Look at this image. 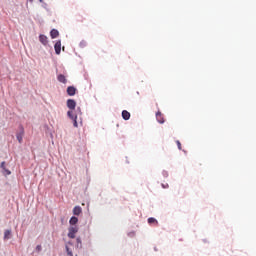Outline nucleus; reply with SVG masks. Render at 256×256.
I'll return each instance as SVG.
<instances>
[{
  "instance_id": "nucleus-1",
  "label": "nucleus",
  "mask_w": 256,
  "mask_h": 256,
  "mask_svg": "<svg viewBox=\"0 0 256 256\" xmlns=\"http://www.w3.org/2000/svg\"><path fill=\"white\" fill-rule=\"evenodd\" d=\"M67 107H68V109H70L67 112V115H68L69 119H71L73 121V126L76 128L79 127V124L77 123V115L73 114V110H75V107H77V102H75V100H73V99H68Z\"/></svg>"
},
{
  "instance_id": "nucleus-2",
  "label": "nucleus",
  "mask_w": 256,
  "mask_h": 256,
  "mask_svg": "<svg viewBox=\"0 0 256 256\" xmlns=\"http://www.w3.org/2000/svg\"><path fill=\"white\" fill-rule=\"evenodd\" d=\"M79 231V228H77V226H71L68 229V237L70 239H75V234Z\"/></svg>"
},
{
  "instance_id": "nucleus-3",
  "label": "nucleus",
  "mask_w": 256,
  "mask_h": 256,
  "mask_svg": "<svg viewBox=\"0 0 256 256\" xmlns=\"http://www.w3.org/2000/svg\"><path fill=\"white\" fill-rule=\"evenodd\" d=\"M156 120L158 121V123H160V125H163V123H165V117L163 116V113H161V111L156 112Z\"/></svg>"
},
{
  "instance_id": "nucleus-4",
  "label": "nucleus",
  "mask_w": 256,
  "mask_h": 256,
  "mask_svg": "<svg viewBox=\"0 0 256 256\" xmlns=\"http://www.w3.org/2000/svg\"><path fill=\"white\" fill-rule=\"evenodd\" d=\"M23 135H25V130L21 127L20 132L16 135L18 143H23Z\"/></svg>"
},
{
  "instance_id": "nucleus-5",
  "label": "nucleus",
  "mask_w": 256,
  "mask_h": 256,
  "mask_svg": "<svg viewBox=\"0 0 256 256\" xmlns=\"http://www.w3.org/2000/svg\"><path fill=\"white\" fill-rule=\"evenodd\" d=\"M77 93V88L74 87V86H69L67 88V94L70 96V97H73V95H75Z\"/></svg>"
},
{
  "instance_id": "nucleus-6",
  "label": "nucleus",
  "mask_w": 256,
  "mask_h": 256,
  "mask_svg": "<svg viewBox=\"0 0 256 256\" xmlns=\"http://www.w3.org/2000/svg\"><path fill=\"white\" fill-rule=\"evenodd\" d=\"M56 55H61V40L57 41L54 45Z\"/></svg>"
},
{
  "instance_id": "nucleus-7",
  "label": "nucleus",
  "mask_w": 256,
  "mask_h": 256,
  "mask_svg": "<svg viewBox=\"0 0 256 256\" xmlns=\"http://www.w3.org/2000/svg\"><path fill=\"white\" fill-rule=\"evenodd\" d=\"M122 119H124V121H129V119H131V113H129L127 110H123Z\"/></svg>"
},
{
  "instance_id": "nucleus-8",
  "label": "nucleus",
  "mask_w": 256,
  "mask_h": 256,
  "mask_svg": "<svg viewBox=\"0 0 256 256\" xmlns=\"http://www.w3.org/2000/svg\"><path fill=\"white\" fill-rule=\"evenodd\" d=\"M39 41H40V43H42V45H47V43H49V41L47 40V36H45L43 34H41L39 36Z\"/></svg>"
},
{
  "instance_id": "nucleus-9",
  "label": "nucleus",
  "mask_w": 256,
  "mask_h": 256,
  "mask_svg": "<svg viewBox=\"0 0 256 256\" xmlns=\"http://www.w3.org/2000/svg\"><path fill=\"white\" fill-rule=\"evenodd\" d=\"M69 245H73V243H71V242H68L67 244H66V253H67V256H73V250H71V248H69Z\"/></svg>"
},
{
  "instance_id": "nucleus-10",
  "label": "nucleus",
  "mask_w": 256,
  "mask_h": 256,
  "mask_svg": "<svg viewBox=\"0 0 256 256\" xmlns=\"http://www.w3.org/2000/svg\"><path fill=\"white\" fill-rule=\"evenodd\" d=\"M50 37H51L52 39H57V37H59V31L56 30V29L51 30V32H50Z\"/></svg>"
},
{
  "instance_id": "nucleus-11",
  "label": "nucleus",
  "mask_w": 256,
  "mask_h": 256,
  "mask_svg": "<svg viewBox=\"0 0 256 256\" xmlns=\"http://www.w3.org/2000/svg\"><path fill=\"white\" fill-rule=\"evenodd\" d=\"M57 79H58L59 83H63L64 85H65V83H67V78L63 74H59Z\"/></svg>"
},
{
  "instance_id": "nucleus-12",
  "label": "nucleus",
  "mask_w": 256,
  "mask_h": 256,
  "mask_svg": "<svg viewBox=\"0 0 256 256\" xmlns=\"http://www.w3.org/2000/svg\"><path fill=\"white\" fill-rule=\"evenodd\" d=\"M148 223H149V225H156V226L159 225V222L157 221V219H155L153 217L148 218Z\"/></svg>"
},
{
  "instance_id": "nucleus-13",
  "label": "nucleus",
  "mask_w": 256,
  "mask_h": 256,
  "mask_svg": "<svg viewBox=\"0 0 256 256\" xmlns=\"http://www.w3.org/2000/svg\"><path fill=\"white\" fill-rule=\"evenodd\" d=\"M82 212H83V210L81 209L80 206H76L73 208V215H79Z\"/></svg>"
},
{
  "instance_id": "nucleus-14",
  "label": "nucleus",
  "mask_w": 256,
  "mask_h": 256,
  "mask_svg": "<svg viewBox=\"0 0 256 256\" xmlns=\"http://www.w3.org/2000/svg\"><path fill=\"white\" fill-rule=\"evenodd\" d=\"M70 225H77L79 223V219L75 216H72L69 221Z\"/></svg>"
},
{
  "instance_id": "nucleus-15",
  "label": "nucleus",
  "mask_w": 256,
  "mask_h": 256,
  "mask_svg": "<svg viewBox=\"0 0 256 256\" xmlns=\"http://www.w3.org/2000/svg\"><path fill=\"white\" fill-rule=\"evenodd\" d=\"M4 239H11V230H5Z\"/></svg>"
},
{
  "instance_id": "nucleus-16",
  "label": "nucleus",
  "mask_w": 256,
  "mask_h": 256,
  "mask_svg": "<svg viewBox=\"0 0 256 256\" xmlns=\"http://www.w3.org/2000/svg\"><path fill=\"white\" fill-rule=\"evenodd\" d=\"M76 243H77L76 244L77 249H81L83 247V244L81 242V238H77Z\"/></svg>"
},
{
  "instance_id": "nucleus-17",
  "label": "nucleus",
  "mask_w": 256,
  "mask_h": 256,
  "mask_svg": "<svg viewBox=\"0 0 256 256\" xmlns=\"http://www.w3.org/2000/svg\"><path fill=\"white\" fill-rule=\"evenodd\" d=\"M1 169H4V170L6 171V174H7V175H11V171L5 169V162H2V163H1Z\"/></svg>"
},
{
  "instance_id": "nucleus-18",
  "label": "nucleus",
  "mask_w": 256,
  "mask_h": 256,
  "mask_svg": "<svg viewBox=\"0 0 256 256\" xmlns=\"http://www.w3.org/2000/svg\"><path fill=\"white\" fill-rule=\"evenodd\" d=\"M176 145L178 147V149L181 151V142L179 140L176 141Z\"/></svg>"
},
{
  "instance_id": "nucleus-19",
  "label": "nucleus",
  "mask_w": 256,
  "mask_h": 256,
  "mask_svg": "<svg viewBox=\"0 0 256 256\" xmlns=\"http://www.w3.org/2000/svg\"><path fill=\"white\" fill-rule=\"evenodd\" d=\"M86 45H87V42L85 41L80 42V47H86Z\"/></svg>"
},
{
  "instance_id": "nucleus-20",
  "label": "nucleus",
  "mask_w": 256,
  "mask_h": 256,
  "mask_svg": "<svg viewBox=\"0 0 256 256\" xmlns=\"http://www.w3.org/2000/svg\"><path fill=\"white\" fill-rule=\"evenodd\" d=\"M162 187H163V189H167V188H169V184H162Z\"/></svg>"
},
{
  "instance_id": "nucleus-21",
  "label": "nucleus",
  "mask_w": 256,
  "mask_h": 256,
  "mask_svg": "<svg viewBox=\"0 0 256 256\" xmlns=\"http://www.w3.org/2000/svg\"><path fill=\"white\" fill-rule=\"evenodd\" d=\"M38 249H41V246H37Z\"/></svg>"
},
{
  "instance_id": "nucleus-22",
  "label": "nucleus",
  "mask_w": 256,
  "mask_h": 256,
  "mask_svg": "<svg viewBox=\"0 0 256 256\" xmlns=\"http://www.w3.org/2000/svg\"><path fill=\"white\" fill-rule=\"evenodd\" d=\"M30 1V3H33V0H29Z\"/></svg>"
}]
</instances>
